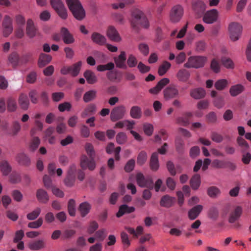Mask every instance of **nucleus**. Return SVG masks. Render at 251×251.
Listing matches in <instances>:
<instances>
[{
	"mask_svg": "<svg viewBox=\"0 0 251 251\" xmlns=\"http://www.w3.org/2000/svg\"><path fill=\"white\" fill-rule=\"evenodd\" d=\"M85 149L89 158L85 155L81 158L80 165L83 169L88 168L90 170H93L96 167L94 160L95 152L94 147L92 144L87 143L85 145Z\"/></svg>",
	"mask_w": 251,
	"mask_h": 251,
	"instance_id": "1",
	"label": "nucleus"
},
{
	"mask_svg": "<svg viewBox=\"0 0 251 251\" xmlns=\"http://www.w3.org/2000/svg\"><path fill=\"white\" fill-rule=\"evenodd\" d=\"M132 16L133 19L131 22V25L136 32L139 31V25L145 28H148L149 27L148 20L142 11L135 10L132 13Z\"/></svg>",
	"mask_w": 251,
	"mask_h": 251,
	"instance_id": "2",
	"label": "nucleus"
},
{
	"mask_svg": "<svg viewBox=\"0 0 251 251\" xmlns=\"http://www.w3.org/2000/svg\"><path fill=\"white\" fill-rule=\"evenodd\" d=\"M67 4L73 16L78 20H82L85 16V11L78 0H66Z\"/></svg>",
	"mask_w": 251,
	"mask_h": 251,
	"instance_id": "3",
	"label": "nucleus"
},
{
	"mask_svg": "<svg viewBox=\"0 0 251 251\" xmlns=\"http://www.w3.org/2000/svg\"><path fill=\"white\" fill-rule=\"evenodd\" d=\"M206 61V58L201 56H190L184 65L187 68H200L202 67Z\"/></svg>",
	"mask_w": 251,
	"mask_h": 251,
	"instance_id": "4",
	"label": "nucleus"
},
{
	"mask_svg": "<svg viewBox=\"0 0 251 251\" xmlns=\"http://www.w3.org/2000/svg\"><path fill=\"white\" fill-rule=\"evenodd\" d=\"M242 25L237 22L231 23L228 27L230 39L236 41L239 39L242 31Z\"/></svg>",
	"mask_w": 251,
	"mask_h": 251,
	"instance_id": "5",
	"label": "nucleus"
},
{
	"mask_svg": "<svg viewBox=\"0 0 251 251\" xmlns=\"http://www.w3.org/2000/svg\"><path fill=\"white\" fill-rule=\"evenodd\" d=\"M82 62L79 61L70 66H63L60 70V73L63 75L70 74L73 76H77L80 70Z\"/></svg>",
	"mask_w": 251,
	"mask_h": 251,
	"instance_id": "6",
	"label": "nucleus"
},
{
	"mask_svg": "<svg viewBox=\"0 0 251 251\" xmlns=\"http://www.w3.org/2000/svg\"><path fill=\"white\" fill-rule=\"evenodd\" d=\"M184 14L183 7L179 4L174 6L171 10L170 13V21L173 23L179 22Z\"/></svg>",
	"mask_w": 251,
	"mask_h": 251,
	"instance_id": "7",
	"label": "nucleus"
},
{
	"mask_svg": "<svg viewBox=\"0 0 251 251\" xmlns=\"http://www.w3.org/2000/svg\"><path fill=\"white\" fill-rule=\"evenodd\" d=\"M50 2L52 8L62 19H66L67 18V9L60 0H50Z\"/></svg>",
	"mask_w": 251,
	"mask_h": 251,
	"instance_id": "8",
	"label": "nucleus"
},
{
	"mask_svg": "<svg viewBox=\"0 0 251 251\" xmlns=\"http://www.w3.org/2000/svg\"><path fill=\"white\" fill-rule=\"evenodd\" d=\"M138 185L141 187H147L152 189L154 187L153 181L151 176L145 177L141 173H138L136 176Z\"/></svg>",
	"mask_w": 251,
	"mask_h": 251,
	"instance_id": "9",
	"label": "nucleus"
},
{
	"mask_svg": "<svg viewBox=\"0 0 251 251\" xmlns=\"http://www.w3.org/2000/svg\"><path fill=\"white\" fill-rule=\"evenodd\" d=\"M126 113V108L124 105H121L114 107L110 113V119L116 122L123 119Z\"/></svg>",
	"mask_w": 251,
	"mask_h": 251,
	"instance_id": "10",
	"label": "nucleus"
},
{
	"mask_svg": "<svg viewBox=\"0 0 251 251\" xmlns=\"http://www.w3.org/2000/svg\"><path fill=\"white\" fill-rule=\"evenodd\" d=\"M192 8L196 15L201 17L205 12L206 4L201 0H195L192 2Z\"/></svg>",
	"mask_w": 251,
	"mask_h": 251,
	"instance_id": "11",
	"label": "nucleus"
},
{
	"mask_svg": "<svg viewBox=\"0 0 251 251\" xmlns=\"http://www.w3.org/2000/svg\"><path fill=\"white\" fill-rule=\"evenodd\" d=\"M179 95V91L175 85L167 86L163 91L164 98L168 100L177 97Z\"/></svg>",
	"mask_w": 251,
	"mask_h": 251,
	"instance_id": "12",
	"label": "nucleus"
},
{
	"mask_svg": "<svg viewBox=\"0 0 251 251\" xmlns=\"http://www.w3.org/2000/svg\"><path fill=\"white\" fill-rule=\"evenodd\" d=\"M218 16L217 10L213 9L204 12L203 14V21L204 23L211 24L216 22Z\"/></svg>",
	"mask_w": 251,
	"mask_h": 251,
	"instance_id": "13",
	"label": "nucleus"
},
{
	"mask_svg": "<svg viewBox=\"0 0 251 251\" xmlns=\"http://www.w3.org/2000/svg\"><path fill=\"white\" fill-rule=\"evenodd\" d=\"M12 19L9 16H5L2 22L3 35L4 37L8 36L13 31Z\"/></svg>",
	"mask_w": 251,
	"mask_h": 251,
	"instance_id": "14",
	"label": "nucleus"
},
{
	"mask_svg": "<svg viewBox=\"0 0 251 251\" xmlns=\"http://www.w3.org/2000/svg\"><path fill=\"white\" fill-rule=\"evenodd\" d=\"M113 59L117 68L124 69L127 68L126 64V58L125 51H121L120 54L118 56L114 57Z\"/></svg>",
	"mask_w": 251,
	"mask_h": 251,
	"instance_id": "15",
	"label": "nucleus"
},
{
	"mask_svg": "<svg viewBox=\"0 0 251 251\" xmlns=\"http://www.w3.org/2000/svg\"><path fill=\"white\" fill-rule=\"evenodd\" d=\"M60 33L64 43L66 44H71L75 42L73 35L69 32L66 27H62L60 30Z\"/></svg>",
	"mask_w": 251,
	"mask_h": 251,
	"instance_id": "16",
	"label": "nucleus"
},
{
	"mask_svg": "<svg viewBox=\"0 0 251 251\" xmlns=\"http://www.w3.org/2000/svg\"><path fill=\"white\" fill-rule=\"evenodd\" d=\"M169 82L170 80L168 78H163L157 83L155 87L150 89L149 92L152 94H157Z\"/></svg>",
	"mask_w": 251,
	"mask_h": 251,
	"instance_id": "17",
	"label": "nucleus"
},
{
	"mask_svg": "<svg viewBox=\"0 0 251 251\" xmlns=\"http://www.w3.org/2000/svg\"><path fill=\"white\" fill-rule=\"evenodd\" d=\"M16 161L21 165L28 166L31 161L29 156L24 152H20L16 156Z\"/></svg>",
	"mask_w": 251,
	"mask_h": 251,
	"instance_id": "18",
	"label": "nucleus"
},
{
	"mask_svg": "<svg viewBox=\"0 0 251 251\" xmlns=\"http://www.w3.org/2000/svg\"><path fill=\"white\" fill-rule=\"evenodd\" d=\"M107 36L110 40L115 42H119L121 38L116 29L113 26H110L107 31Z\"/></svg>",
	"mask_w": 251,
	"mask_h": 251,
	"instance_id": "19",
	"label": "nucleus"
},
{
	"mask_svg": "<svg viewBox=\"0 0 251 251\" xmlns=\"http://www.w3.org/2000/svg\"><path fill=\"white\" fill-rule=\"evenodd\" d=\"M26 31L27 35L31 38L36 35L37 29L32 20L29 19L26 23Z\"/></svg>",
	"mask_w": 251,
	"mask_h": 251,
	"instance_id": "20",
	"label": "nucleus"
},
{
	"mask_svg": "<svg viewBox=\"0 0 251 251\" xmlns=\"http://www.w3.org/2000/svg\"><path fill=\"white\" fill-rule=\"evenodd\" d=\"M36 198L40 202L43 203H46L49 201L48 194L43 189H39L37 190Z\"/></svg>",
	"mask_w": 251,
	"mask_h": 251,
	"instance_id": "21",
	"label": "nucleus"
},
{
	"mask_svg": "<svg viewBox=\"0 0 251 251\" xmlns=\"http://www.w3.org/2000/svg\"><path fill=\"white\" fill-rule=\"evenodd\" d=\"M52 57L49 54L42 53L40 54L38 65L40 68H43L48 64L51 60Z\"/></svg>",
	"mask_w": 251,
	"mask_h": 251,
	"instance_id": "22",
	"label": "nucleus"
},
{
	"mask_svg": "<svg viewBox=\"0 0 251 251\" xmlns=\"http://www.w3.org/2000/svg\"><path fill=\"white\" fill-rule=\"evenodd\" d=\"M135 209V208L133 206H128L126 204H123L120 206L116 214V216L118 218L121 217L125 214H129L134 212Z\"/></svg>",
	"mask_w": 251,
	"mask_h": 251,
	"instance_id": "23",
	"label": "nucleus"
},
{
	"mask_svg": "<svg viewBox=\"0 0 251 251\" xmlns=\"http://www.w3.org/2000/svg\"><path fill=\"white\" fill-rule=\"evenodd\" d=\"M96 105L95 104H89L81 113V117L84 118L88 116L94 115L96 112Z\"/></svg>",
	"mask_w": 251,
	"mask_h": 251,
	"instance_id": "24",
	"label": "nucleus"
},
{
	"mask_svg": "<svg viewBox=\"0 0 251 251\" xmlns=\"http://www.w3.org/2000/svg\"><path fill=\"white\" fill-rule=\"evenodd\" d=\"M203 209L201 205H197L191 208L188 212V217L190 220L196 219Z\"/></svg>",
	"mask_w": 251,
	"mask_h": 251,
	"instance_id": "25",
	"label": "nucleus"
},
{
	"mask_svg": "<svg viewBox=\"0 0 251 251\" xmlns=\"http://www.w3.org/2000/svg\"><path fill=\"white\" fill-rule=\"evenodd\" d=\"M176 76L179 81L185 82L189 79L190 74L188 70L181 69L178 71Z\"/></svg>",
	"mask_w": 251,
	"mask_h": 251,
	"instance_id": "26",
	"label": "nucleus"
},
{
	"mask_svg": "<svg viewBox=\"0 0 251 251\" xmlns=\"http://www.w3.org/2000/svg\"><path fill=\"white\" fill-rule=\"evenodd\" d=\"M175 198L166 195L163 196L160 201V204L161 206L165 207H170L172 206L174 202Z\"/></svg>",
	"mask_w": 251,
	"mask_h": 251,
	"instance_id": "27",
	"label": "nucleus"
},
{
	"mask_svg": "<svg viewBox=\"0 0 251 251\" xmlns=\"http://www.w3.org/2000/svg\"><path fill=\"white\" fill-rule=\"evenodd\" d=\"M45 247V242L42 240L34 241L28 244V248L33 251H38L44 248Z\"/></svg>",
	"mask_w": 251,
	"mask_h": 251,
	"instance_id": "28",
	"label": "nucleus"
},
{
	"mask_svg": "<svg viewBox=\"0 0 251 251\" xmlns=\"http://www.w3.org/2000/svg\"><path fill=\"white\" fill-rule=\"evenodd\" d=\"M242 213V207L240 206H237L234 211L231 213L228 220L229 222L230 223H234L240 218Z\"/></svg>",
	"mask_w": 251,
	"mask_h": 251,
	"instance_id": "29",
	"label": "nucleus"
},
{
	"mask_svg": "<svg viewBox=\"0 0 251 251\" xmlns=\"http://www.w3.org/2000/svg\"><path fill=\"white\" fill-rule=\"evenodd\" d=\"M91 39L93 42L99 45H103L106 43L105 37L98 32H94L92 34Z\"/></svg>",
	"mask_w": 251,
	"mask_h": 251,
	"instance_id": "30",
	"label": "nucleus"
},
{
	"mask_svg": "<svg viewBox=\"0 0 251 251\" xmlns=\"http://www.w3.org/2000/svg\"><path fill=\"white\" fill-rule=\"evenodd\" d=\"M91 208V205L90 203L87 202H83L79 204L78 209L81 217H84L89 213Z\"/></svg>",
	"mask_w": 251,
	"mask_h": 251,
	"instance_id": "31",
	"label": "nucleus"
},
{
	"mask_svg": "<svg viewBox=\"0 0 251 251\" xmlns=\"http://www.w3.org/2000/svg\"><path fill=\"white\" fill-rule=\"evenodd\" d=\"M190 94L193 98L198 100L204 97L205 91L201 88H195L191 90Z\"/></svg>",
	"mask_w": 251,
	"mask_h": 251,
	"instance_id": "32",
	"label": "nucleus"
},
{
	"mask_svg": "<svg viewBox=\"0 0 251 251\" xmlns=\"http://www.w3.org/2000/svg\"><path fill=\"white\" fill-rule=\"evenodd\" d=\"M18 102L20 107L23 110H27L28 108L29 101L27 96L24 94L20 95Z\"/></svg>",
	"mask_w": 251,
	"mask_h": 251,
	"instance_id": "33",
	"label": "nucleus"
},
{
	"mask_svg": "<svg viewBox=\"0 0 251 251\" xmlns=\"http://www.w3.org/2000/svg\"><path fill=\"white\" fill-rule=\"evenodd\" d=\"M84 76L89 84H93L98 81L97 77L95 73L91 70H87L84 73Z\"/></svg>",
	"mask_w": 251,
	"mask_h": 251,
	"instance_id": "34",
	"label": "nucleus"
},
{
	"mask_svg": "<svg viewBox=\"0 0 251 251\" xmlns=\"http://www.w3.org/2000/svg\"><path fill=\"white\" fill-rule=\"evenodd\" d=\"M0 170L4 176H8L12 170L11 167L6 160H2L0 162Z\"/></svg>",
	"mask_w": 251,
	"mask_h": 251,
	"instance_id": "35",
	"label": "nucleus"
},
{
	"mask_svg": "<svg viewBox=\"0 0 251 251\" xmlns=\"http://www.w3.org/2000/svg\"><path fill=\"white\" fill-rule=\"evenodd\" d=\"M150 167L153 171H156L158 169L159 162L157 152H155L152 154L150 159Z\"/></svg>",
	"mask_w": 251,
	"mask_h": 251,
	"instance_id": "36",
	"label": "nucleus"
},
{
	"mask_svg": "<svg viewBox=\"0 0 251 251\" xmlns=\"http://www.w3.org/2000/svg\"><path fill=\"white\" fill-rule=\"evenodd\" d=\"M244 90L241 84H236L231 86L229 89V93L232 97H236L241 94Z\"/></svg>",
	"mask_w": 251,
	"mask_h": 251,
	"instance_id": "37",
	"label": "nucleus"
},
{
	"mask_svg": "<svg viewBox=\"0 0 251 251\" xmlns=\"http://www.w3.org/2000/svg\"><path fill=\"white\" fill-rule=\"evenodd\" d=\"M171 67V64L167 61H164L159 66L158 74L160 76L164 75Z\"/></svg>",
	"mask_w": 251,
	"mask_h": 251,
	"instance_id": "38",
	"label": "nucleus"
},
{
	"mask_svg": "<svg viewBox=\"0 0 251 251\" xmlns=\"http://www.w3.org/2000/svg\"><path fill=\"white\" fill-rule=\"evenodd\" d=\"M221 193L220 190L216 186H210L207 188V194L211 198H216L219 197Z\"/></svg>",
	"mask_w": 251,
	"mask_h": 251,
	"instance_id": "39",
	"label": "nucleus"
},
{
	"mask_svg": "<svg viewBox=\"0 0 251 251\" xmlns=\"http://www.w3.org/2000/svg\"><path fill=\"white\" fill-rule=\"evenodd\" d=\"M130 115L134 119H140L142 116L141 108L138 106H132L130 110Z\"/></svg>",
	"mask_w": 251,
	"mask_h": 251,
	"instance_id": "40",
	"label": "nucleus"
},
{
	"mask_svg": "<svg viewBox=\"0 0 251 251\" xmlns=\"http://www.w3.org/2000/svg\"><path fill=\"white\" fill-rule=\"evenodd\" d=\"M201 184V177L199 174L194 175L190 180V185L192 188L197 190Z\"/></svg>",
	"mask_w": 251,
	"mask_h": 251,
	"instance_id": "41",
	"label": "nucleus"
},
{
	"mask_svg": "<svg viewBox=\"0 0 251 251\" xmlns=\"http://www.w3.org/2000/svg\"><path fill=\"white\" fill-rule=\"evenodd\" d=\"M192 116L191 112L186 113L184 117H179L177 119V123L183 126H187L189 124V119Z\"/></svg>",
	"mask_w": 251,
	"mask_h": 251,
	"instance_id": "42",
	"label": "nucleus"
},
{
	"mask_svg": "<svg viewBox=\"0 0 251 251\" xmlns=\"http://www.w3.org/2000/svg\"><path fill=\"white\" fill-rule=\"evenodd\" d=\"M228 85V81L226 79H219L214 84L215 88L218 91H222L226 88Z\"/></svg>",
	"mask_w": 251,
	"mask_h": 251,
	"instance_id": "43",
	"label": "nucleus"
},
{
	"mask_svg": "<svg viewBox=\"0 0 251 251\" xmlns=\"http://www.w3.org/2000/svg\"><path fill=\"white\" fill-rule=\"evenodd\" d=\"M96 91L92 90L86 92L83 96V100L85 102H88L95 99L96 97Z\"/></svg>",
	"mask_w": 251,
	"mask_h": 251,
	"instance_id": "44",
	"label": "nucleus"
},
{
	"mask_svg": "<svg viewBox=\"0 0 251 251\" xmlns=\"http://www.w3.org/2000/svg\"><path fill=\"white\" fill-rule=\"evenodd\" d=\"M7 110L8 111H15L17 108L16 100L12 97L8 98L7 100Z\"/></svg>",
	"mask_w": 251,
	"mask_h": 251,
	"instance_id": "45",
	"label": "nucleus"
},
{
	"mask_svg": "<svg viewBox=\"0 0 251 251\" xmlns=\"http://www.w3.org/2000/svg\"><path fill=\"white\" fill-rule=\"evenodd\" d=\"M175 146L176 151L179 153H182L184 151L185 144L180 138H177L175 141Z\"/></svg>",
	"mask_w": 251,
	"mask_h": 251,
	"instance_id": "46",
	"label": "nucleus"
},
{
	"mask_svg": "<svg viewBox=\"0 0 251 251\" xmlns=\"http://www.w3.org/2000/svg\"><path fill=\"white\" fill-rule=\"evenodd\" d=\"M40 144V140L37 137H34L32 138L29 144V150L34 152L38 148Z\"/></svg>",
	"mask_w": 251,
	"mask_h": 251,
	"instance_id": "47",
	"label": "nucleus"
},
{
	"mask_svg": "<svg viewBox=\"0 0 251 251\" xmlns=\"http://www.w3.org/2000/svg\"><path fill=\"white\" fill-rule=\"evenodd\" d=\"M208 217L213 220H216L219 217V211L217 207H211L208 212Z\"/></svg>",
	"mask_w": 251,
	"mask_h": 251,
	"instance_id": "48",
	"label": "nucleus"
},
{
	"mask_svg": "<svg viewBox=\"0 0 251 251\" xmlns=\"http://www.w3.org/2000/svg\"><path fill=\"white\" fill-rule=\"evenodd\" d=\"M121 237L124 249H126L128 248L130 245V241L128 235L126 232H122L121 233Z\"/></svg>",
	"mask_w": 251,
	"mask_h": 251,
	"instance_id": "49",
	"label": "nucleus"
},
{
	"mask_svg": "<svg viewBox=\"0 0 251 251\" xmlns=\"http://www.w3.org/2000/svg\"><path fill=\"white\" fill-rule=\"evenodd\" d=\"M19 60V55L15 52L11 53L8 57V61L13 67H15L18 65Z\"/></svg>",
	"mask_w": 251,
	"mask_h": 251,
	"instance_id": "50",
	"label": "nucleus"
},
{
	"mask_svg": "<svg viewBox=\"0 0 251 251\" xmlns=\"http://www.w3.org/2000/svg\"><path fill=\"white\" fill-rule=\"evenodd\" d=\"M114 64L112 62H109L105 65H100L97 66V70L100 72L105 71H111L114 68Z\"/></svg>",
	"mask_w": 251,
	"mask_h": 251,
	"instance_id": "51",
	"label": "nucleus"
},
{
	"mask_svg": "<svg viewBox=\"0 0 251 251\" xmlns=\"http://www.w3.org/2000/svg\"><path fill=\"white\" fill-rule=\"evenodd\" d=\"M221 62L223 66L227 69H233L234 68V63L229 58L223 57L221 58Z\"/></svg>",
	"mask_w": 251,
	"mask_h": 251,
	"instance_id": "52",
	"label": "nucleus"
},
{
	"mask_svg": "<svg viewBox=\"0 0 251 251\" xmlns=\"http://www.w3.org/2000/svg\"><path fill=\"white\" fill-rule=\"evenodd\" d=\"M21 128V125L19 122L14 121L12 124L11 133L10 134L12 136H16L18 134Z\"/></svg>",
	"mask_w": 251,
	"mask_h": 251,
	"instance_id": "53",
	"label": "nucleus"
},
{
	"mask_svg": "<svg viewBox=\"0 0 251 251\" xmlns=\"http://www.w3.org/2000/svg\"><path fill=\"white\" fill-rule=\"evenodd\" d=\"M75 202L74 199H70L68 204V210L71 216H74L75 214Z\"/></svg>",
	"mask_w": 251,
	"mask_h": 251,
	"instance_id": "54",
	"label": "nucleus"
},
{
	"mask_svg": "<svg viewBox=\"0 0 251 251\" xmlns=\"http://www.w3.org/2000/svg\"><path fill=\"white\" fill-rule=\"evenodd\" d=\"M133 2V0H120L119 3L113 4L112 7L115 9L119 8H123L126 5L132 4Z\"/></svg>",
	"mask_w": 251,
	"mask_h": 251,
	"instance_id": "55",
	"label": "nucleus"
},
{
	"mask_svg": "<svg viewBox=\"0 0 251 251\" xmlns=\"http://www.w3.org/2000/svg\"><path fill=\"white\" fill-rule=\"evenodd\" d=\"M238 145L242 148L243 152L246 151L249 148L248 143L241 137H238L237 139Z\"/></svg>",
	"mask_w": 251,
	"mask_h": 251,
	"instance_id": "56",
	"label": "nucleus"
},
{
	"mask_svg": "<svg viewBox=\"0 0 251 251\" xmlns=\"http://www.w3.org/2000/svg\"><path fill=\"white\" fill-rule=\"evenodd\" d=\"M80 134L82 137L88 138L90 134V129L85 125H82L80 127Z\"/></svg>",
	"mask_w": 251,
	"mask_h": 251,
	"instance_id": "57",
	"label": "nucleus"
},
{
	"mask_svg": "<svg viewBox=\"0 0 251 251\" xmlns=\"http://www.w3.org/2000/svg\"><path fill=\"white\" fill-rule=\"evenodd\" d=\"M41 209L39 207H37L34 210L28 213L26 217L29 220H34L36 219L40 214Z\"/></svg>",
	"mask_w": 251,
	"mask_h": 251,
	"instance_id": "58",
	"label": "nucleus"
},
{
	"mask_svg": "<svg viewBox=\"0 0 251 251\" xmlns=\"http://www.w3.org/2000/svg\"><path fill=\"white\" fill-rule=\"evenodd\" d=\"M225 103L224 99L221 96L216 97L213 100L214 105L219 109L222 108Z\"/></svg>",
	"mask_w": 251,
	"mask_h": 251,
	"instance_id": "59",
	"label": "nucleus"
},
{
	"mask_svg": "<svg viewBox=\"0 0 251 251\" xmlns=\"http://www.w3.org/2000/svg\"><path fill=\"white\" fill-rule=\"evenodd\" d=\"M147 159V155L146 152L141 151L137 157V163L140 165L144 164Z\"/></svg>",
	"mask_w": 251,
	"mask_h": 251,
	"instance_id": "60",
	"label": "nucleus"
},
{
	"mask_svg": "<svg viewBox=\"0 0 251 251\" xmlns=\"http://www.w3.org/2000/svg\"><path fill=\"white\" fill-rule=\"evenodd\" d=\"M212 166L217 169H222L226 167V162L217 159H214L212 162Z\"/></svg>",
	"mask_w": 251,
	"mask_h": 251,
	"instance_id": "61",
	"label": "nucleus"
},
{
	"mask_svg": "<svg viewBox=\"0 0 251 251\" xmlns=\"http://www.w3.org/2000/svg\"><path fill=\"white\" fill-rule=\"evenodd\" d=\"M21 180V176L18 173L13 172L10 176V181L12 183L17 184L20 183Z\"/></svg>",
	"mask_w": 251,
	"mask_h": 251,
	"instance_id": "62",
	"label": "nucleus"
},
{
	"mask_svg": "<svg viewBox=\"0 0 251 251\" xmlns=\"http://www.w3.org/2000/svg\"><path fill=\"white\" fill-rule=\"evenodd\" d=\"M138 49L140 52L144 56H147L149 53V46L144 43H140L138 45Z\"/></svg>",
	"mask_w": 251,
	"mask_h": 251,
	"instance_id": "63",
	"label": "nucleus"
},
{
	"mask_svg": "<svg viewBox=\"0 0 251 251\" xmlns=\"http://www.w3.org/2000/svg\"><path fill=\"white\" fill-rule=\"evenodd\" d=\"M127 64L129 67L133 68L138 64V60L134 55L130 54L127 60Z\"/></svg>",
	"mask_w": 251,
	"mask_h": 251,
	"instance_id": "64",
	"label": "nucleus"
}]
</instances>
